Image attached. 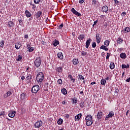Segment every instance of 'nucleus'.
Returning a JSON list of instances; mask_svg holds the SVG:
<instances>
[{
	"label": "nucleus",
	"instance_id": "1",
	"mask_svg": "<svg viewBox=\"0 0 130 130\" xmlns=\"http://www.w3.org/2000/svg\"><path fill=\"white\" fill-rule=\"evenodd\" d=\"M85 121L87 126H91L93 124V116L90 114L87 115L85 118Z\"/></svg>",
	"mask_w": 130,
	"mask_h": 130
},
{
	"label": "nucleus",
	"instance_id": "2",
	"mask_svg": "<svg viewBox=\"0 0 130 130\" xmlns=\"http://www.w3.org/2000/svg\"><path fill=\"white\" fill-rule=\"evenodd\" d=\"M36 80L39 85H41V83L44 79V74L43 72H39L36 76Z\"/></svg>",
	"mask_w": 130,
	"mask_h": 130
},
{
	"label": "nucleus",
	"instance_id": "3",
	"mask_svg": "<svg viewBox=\"0 0 130 130\" xmlns=\"http://www.w3.org/2000/svg\"><path fill=\"white\" fill-rule=\"evenodd\" d=\"M39 90H40V86L39 85H34L31 88V93L36 94Z\"/></svg>",
	"mask_w": 130,
	"mask_h": 130
},
{
	"label": "nucleus",
	"instance_id": "4",
	"mask_svg": "<svg viewBox=\"0 0 130 130\" xmlns=\"http://www.w3.org/2000/svg\"><path fill=\"white\" fill-rule=\"evenodd\" d=\"M111 93L113 96H118L119 90L117 88H115V89H111Z\"/></svg>",
	"mask_w": 130,
	"mask_h": 130
},
{
	"label": "nucleus",
	"instance_id": "5",
	"mask_svg": "<svg viewBox=\"0 0 130 130\" xmlns=\"http://www.w3.org/2000/svg\"><path fill=\"white\" fill-rule=\"evenodd\" d=\"M43 124V123L42 121H38L34 124V126H35V128H39V127L42 126Z\"/></svg>",
	"mask_w": 130,
	"mask_h": 130
},
{
	"label": "nucleus",
	"instance_id": "6",
	"mask_svg": "<svg viewBox=\"0 0 130 130\" xmlns=\"http://www.w3.org/2000/svg\"><path fill=\"white\" fill-rule=\"evenodd\" d=\"M113 116H114V112L111 111L109 112L108 115L106 116L105 120H108L109 118H111L112 117H113Z\"/></svg>",
	"mask_w": 130,
	"mask_h": 130
},
{
	"label": "nucleus",
	"instance_id": "7",
	"mask_svg": "<svg viewBox=\"0 0 130 130\" xmlns=\"http://www.w3.org/2000/svg\"><path fill=\"white\" fill-rule=\"evenodd\" d=\"M71 12H72L73 14L75 15V16H78V17H82V14L81 13L78 12V11H77L75 9V8H72Z\"/></svg>",
	"mask_w": 130,
	"mask_h": 130
},
{
	"label": "nucleus",
	"instance_id": "8",
	"mask_svg": "<svg viewBox=\"0 0 130 130\" xmlns=\"http://www.w3.org/2000/svg\"><path fill=\"white\" fill-rule=\"evenodd\" d=\"M102 116H103V113L102 112H98L96 115V118L98 120H100V119L102 118Z\"/></svg>",
	"mask_w": 130,
	"mask_h": 130
},
{
	"label": "nucleus",
	"instance_id": "9",
	"mask_svg": "<svg viewBox=\"0 0 130 130\" xmlns=\"http://www.w3.org/2000/svg\"><path fill=\"white\" fill-rule=\"evenodd\" d=\"M91 41H92V40L91 39H88V40H87L85 43L86 48H89V46H90V44H91Z\"/></svg>",
	"mask_w": 130,
	"mask_h": 130
},
{
	"label": "nucleus",
	"instance_id": "10",
	"mask_svg": "<svg viewBox=\"0 0 130 130\" xmlns=\"http://www.w3.org/2000/svg\"><path fill=\"white\" fill-rule=\"evenodd\" d=\"M100 34H96L95 36V38L96 39V42L98 43H100L101 42V38L100 37Z\"/></svg>",
	"mask_w": 130,
	"mask_h": 130
},
{
	"label": "nucleus",
	"instance_id": "11",
	"mask_svg": "<svg viewBox=\"0 0 130 130\" xmlns=\"http://www.w3.org/2000/svg\"><path fill=\"white\" fill-rule=\"evenodd\" d=\"M102 12L103 13H108V7L107 6H103L102 8Z\"/></svg>",
	"mask_w": 130,
	"mask_h": 130
},
{
	"label": "nucleus",
	"instance_id": "12",
	"mask_svg": "<svg viewBox=\"0 0 130 130\" xmlns=\"http://www.w3.org/2000/svg\"><path fill=\"white\" fill-rule=\"evenodd\" d=\"M35 66H40L41 64V60L40 58L36 59L35 61Z\"/></svg>",
	"mask_w": 130,
	"mask_h": 130
},
{
	"label": "nucleus",
	"instance_id": "13",
	"mask_svg": "<svg viewBox=\"0 0 130 130\" xmlns=\"http://www.w3.org/2000/svg\"><path fill=\"white\" fill-rule=\"evenodd\" d=\"M121 32H123L124 34H125V33H128V32H130V28L129 27H126L124 29L121 30Z\"/></svg>",
	"mask_w": 130,
	"mask_h": 130
},
{
	"label": "nucleus",
	"instance_id": "14",
	"mask_svg": "<svg viewBox=\"0 0 130 130\" xmlns=\"http://www.w3.org/2000/svg\"><path fill=\"white\" fill-rule=\"evenodd\" d=\"M15 113H16V111H12L8 114V116H9V117H11V118H13V117H15Z\"/></svg>",
	"mask_w": 130,
	"mask_h": 130
},
{
	"label": "nucleus",
	"instance_id": "15",
	"mask_svg": "<svg viewBox=\"0 0 130 130\" xmlns=\"http://www.w3.org/2000/svg\"><path fill=\"white\" fill-rule=\"evenodd\" d=\"M81 117H82V113H79L78 114H77L76 116H75V121H77V120H78V121H79V120L80 119H81Z\"/></svg>",
	"mask_w": 130,
	"mask_h": 130
},
{
	"label": "nucleus",
	"instance_id": "16",
	"mask_svg": "<svg viewBox=\"0 0 130 130\" xmlns=\"http://www.w3.org/2000/svg\"><path fill=\"white\" fill-rule=\"evenodd\" d=\"M8 26L10 28H13V27H14V26H15V23H14V22H13L12 21H10L8 23Z\"/></svg>",
	"mask_w": 130,
	"mask_h": 130
},
{
	"label": "nucleus",
	"instance_id": "17",
	"mask_svg": "<svg viewBox=\"0 0 130 130\" xmlns=\"http://www.w3.org/2000/svg\"><path fill=\"white\" fill-rule=\"evenodd\" d=\"M41 15H42V11H39V12H37L36 13V17L37 19H38V18H40V17H41Z\"/></svg>",
	"mask_w": 130,
	"mask_h": 130
},
{
	"label": "nucleus",
	"instance_id": "18",
	"mask_svg": "<svg viewBox=\"0 0 130 130\" xmlns=\"http://www.w3.org/2000/svg\"><path fill=\"white\" fill-rule=\"evenodd\" d=\"M26 81L28 82H31V80H32V75L31 74H27V77H26Z\"/></svg>",
	"mask_w": 130,
	"mask_h": 130
},
{
	"label": "nucleus",
	"instance_id": "19",
	"mask_svg": "<svg viewBox=\"0 0 130 130\" xmlns=\"http://www.w3.org/2000/svg\"><path fill=\"white\" fill-rule=\"evenodd\" d=\"M52 44L54 46H57V45H58V44H59V42L58 41L56 40V39H55L53 41Z\"/></svg>",
	"mask_w": 130,
	"mask_h": 130
},
{
	"label": "nucleus",
	"instance_id": "20",
	"mask_svg": "<svg viewBox=\"0 0 130 130\" xmlns=\"http://www.w3.org/2000/svg\"><path fill=\"white\" fill-rule=\"evenodd\" d=\"M57 56L58 58H60V59H62L63 58V55L61 52H59L57 53Z\"/></svg>",
	"mask_w": 130,
	"mask_h": 130
},
{
	"label": "nucleus",
	"instance_id": "21",
	"mask_svg": "<svg viewBox=\"0 0 130 130\" xmlns=\"http://www.w3.org/2000/svg\"><path fill=\"white\" fill-rule=\"evenodd\" d=\"M68 78L71 79V81L72 82V83H75V82H76V79L73 78L72 75H68Z\"/></svg>",
	"mask_w": 130,
	"mask_h": 130
},
{
	"label": "nucleus",
	"instance_id": "22",
	"mask_svg": "<svg viewBox=\"0 0 130 130\" xmlns=\"http://www.w3.org/2000/svg\"><path fill=\"white\" fill-rule=\"evenodd\" d=\"M84 38L85 36H84V35L83 34L79 35L78 37V39H79V40H80V41H81V40H84Z\"/></svg>",
	"mask_w": 130,
	"mask_h": 130
},
{
	"label": "nucleus",
	"instance_id": "23",
	"mask_svg": "<svg viewBox=\"0 0 130 130\" xmlns=\"http://www.w3.org/2000/svg\"><path fill=\"white\" fill-rule=\"evenodd\" d=\"M25 14L27 18H30L32 15L30 12H29V11L26 10L25 12Z\"/></svg>",
	"mask_w": 130,
	"mask_h": 130
},
{
	"label": "nucleus",
	"instance_id": "24",
	"mask_svg": "<svg viewBox=\"0 0 130 130\" xmlns=\"http://www.w3.org/2000/svg\"><path fill=\"white\" fill-rule=\"evenodd\" d=\"M61 93H62L63 95H67V94H68V91L67 90V89H66V88H62V89H61Z\"/></svg>",
	"mask_w": 130,
	"mask_h": 130
},
{
	"label": "nucleus",
	"instance_id": "25",
	"mask_svg": "<svg viewBox=\"0 0 130 130\" xmlns=\"http://www.w3.org/2000/svg\"><path fill=\"white\" fill-rule=\"evenodd\" d=\"M106 46L102 45L100 47V49H103L104 50H105V51H108V48L106 47Z\"/></svg>",
	"mask_w": 130,
	"mask_h": 130
},
{
	"label": "nucleus",
	"instance_id": "26",
	"mask_svg": "<svg viewBox=\"0 0 130 130\" xmlns=\"http://www.w3.org/2000/svg\"><path fill=\"white\" fill-rule=\"evenodd\" d=\"M120 56L121 58H123V59L126 58V54H125V53H121L120 54Z\"/></svg>",
	"mask_w": 130,
	"mask_h": 130
},
{
	"label": "nucleus",
	"instance_id": "27",
	"mask_svg": "<svg viewBox=\"0 0 130 130\" xmlns=\"http://www.w3.org/2000/svg\"><path fill=\"white\" fill-rule=\"evenodd\" d=\"M117 41V43L118 44H121V43H122V42H123V40L121 38L119 37V38H118Z\"/></svg>",
	"mask_w": 130,
	"mask_h": 130
},
{
	"label": "nucleus",
	"instance_id": "28",
	"mask_svg": "<svg viewBox=\"0 0 130 130\" xmlns=\"http://www.w3.org/2000/svg\"><path fill=\"white\" fill-rule=\"evenodd\" d=\"M72 104H74V103H77L78 102V99L77 98H74L72 99Z\"/></svg>",
	"mask_w": 130,
	"mask_h": 130
},
{
	"label": "nucleus",
	"instance_id": "29",
	"mask_svg": "<svg viewBox=\"0 0 130 130\" xmlns=\"http://www.w3.org/2000/svg\"><path fill=\"white\" fill-rule=\"evenodd\" d=\"M80 108H84L85 107V101L84 102H81L80 104Z\"/></svg>",
	"mask_w": 130,
	"mask_h": 130
},
{
	"label": "nucleus",
	"instance_id": "30",
	"mask_svg": "<svg viewBox=\"0 0 130 130\" xmlns=\"http://www.w3.org/2000/svg\"><path fill=\"white\" fill-rule=\"evenodd\" d=\"M105 84H106V80L103 79L101 80V84L105 86Z\"/></svg>",
	"mask_w": 130,
	"mask_h": 130
},
{
	"label": "nucleus",
	"instance_id": "31",
	"mask_svg": "<svg viewBox=\"0 0 130 130\" xmlns=\"http://www.w3.org/2000/svg\"><path fill=\"white\" fill-rule=\"evenodd\" d=\"M56 72H58V73H61V72H62V67H58L57 69H56Z\"/></svg>",
	"mask_w": 130,
	"mask_h": 130
},
{
	"label": "nucleus",
	"instance_id": "32",
	"mask_svg": "<svg viewBox=\"0 0 130 130\" xmlns=\"http://www.w3.org/2000/svg\"><path fill=\"white\" fill-rule=\"evenodd\" d=\"M15 46L16 49H19V48L21 47V44L20 43H16Z\"/></svg>",
	"mask_w": 130,
	"mask_h": 130
},
{
	"label": "nucleus",
	"instance_id": "33",
	"mask_svg": "<svg viewBox=\"0 0 130 130\" xmlns=\"http://www.w3.org/2000/svg\"><path fill=\"white\" fill-rule=\"evenodd\" d=\"M26 97V95L25 93H23L20 95V99L21 100H24L25 98Z\"/></svg>",
	"mask_w": 130,
	"mask_h": 130
},
{
	"label": "nucleus",
	"instance_id": "34",
	"mask_svg": "<svg viewBox=\"0 0 130 130\" xmlns=\"http://www.w3.org/2000/svg\"><path fill=\"white\" fill-rule=\"evenodd\" d=\"M73 64H78L79 63V60H78V59H74L73 60Z\"/></svg>",
	"mask_w": 130,
	"mask_h": 130
},
{
	"label": "nucleus",
	"instance_id": "35",
	"mask_svg": "<svg viewBox=\"0 0 130 130\" xmlns=\"http://www.w3.org/2000/svg\"><path fill=\"white\" fill-rule=\"evenodd\" d=\"M109 43H110V41L106 40L104 42V45H105V46H109Z\"/></svg>",
	"mask_w": 130,
	"mask_h": 130
},
{
	"label": "nucleus",
	"instance_id": "36",
	"mask_svg": "<svg viewBox=\"0 0 130 130\" xmlns=\"http://www.w3.org/2000/svg\"><path fill=\"white\" fill-rule=\"evenodd\" d=\"M18 22H19V25H20V26L23 25V20H22V18H20L18 19Z\"/></svg>",
	"mask_w": 130,
	"mask_h": 130
},
{
	"label": "nucleus",
	"instance_id": "37",
	"mask_svg": "<svg viewBox=\"0 0 130 130\" xmlns=\"http://www.w3.org/2000/svg\"><path fill=\"white\" fill-rule=\"evenodd\" d=\"M62 122H63V120H62L61 118L59 119L57 121L58 124H61Z\"/></svg>",
	"mask_w": 130,
	"mask_h": 130
},
{
	"label": "nucleus",
	"instance_id": "38",
	"mask_svg": "<svg viewBox=\"0 0 130 130\" xmlns=\"http://www.w3.org/2000/svg\"><path fill=\"white\" fill-rule=\"evenodd\" d=\"M57 83L59 84V85H62V80H61V79H58Z\"/></svg>",
	"mask_w": 130,
	"mask_h": 130
},
{
	"label": "nucleus",
	"instance_id": "39",
	"mask_svg": "<svg viewBox=\"0 0 130 130\" xmlns=\"http://www.w3.org/2000/svg\"><path fill=\"white\" fill-rule=\"evenodd\" d=\"M78 79H79V80H84L85 78H84V76L82 75H78Z\"/></svg>",
	"mask_w": 130,
	"mask_h": 130
},
{
	"label": "nucleus",
	"instance_id": "40",
	"mask_svg": "<svg viewBox=\"0 0 130 130\" xmlns=\"http://www.w3.org/2000/svg\"><path fill=\"white\" fill-rule=\"evenodd\" d=\"M81 55H83V56H85V55H87V52L85 51H82Z\"/></svg>",
	"mask_w": 130,
	"mask_h": 130
},
{
	"label": "nucleus",
	"instance_id": "41",
	"mask_svg": "<svg viewBox=\"0 0 130 130\" xmlns=\"http://www.w3.org/2000/svg\"><path fill=\"white\" fill-rule=\"evenodd\" d=\"M4 42H5V41H4L3 40L0 42V47H3V46H4V45H5Z\"/></svg>",
	"mask_w": 130,
	"mask_h": 130
},
{
	"label": "nucleus",
	"instance_id": "42",
	"mask_svg": "<svg viewBox=\"0 0 130 130\" xmlns=\"http://www.w3.org/2000/svg\"><path fill=\"white\" fill-rule=\"evenodd\" d=\"M22 59V56L21 55H19L18 57H17V58L16 59V60H17L18 61L21 60Z\"/></svg>",
	"mask_w": 130,
	"mask_h": 130
},
{
	"label": "nucleus",
	"instance_id": "43",
	"mask_svg": "<svg viewBox=\"0 0 130 130\" xmlns=\"http://www.w3.org/2000/svg\"><path fill=\"white\" fill-rule=\"evenodd\" d=\"M34 47H30V48L28 49V51L29 52H32V51H34Z\"/></svg>",
	"mask_w": 130,
	"mask_h": 130
},
{
	"label": "nucleus",
	"instance_id": "44",
	"mask_svg": "<svg viewBox=\"0 0 130 130\" xmlns=\"http://www.w3.org/2000/svg\"><path fill=\"white\" fill-rule=\"evenodd\" d=\"M62 27H63V23H61L60 25L58 26V29H62Z\"/></svg>",
	"mask_w": 130,
	"mask_h": 130
},
{
	"label": "nucleus",
	"instance_id": "45",
	"mask_svg": "<svg viewBox=\"0 0 130 130\" xmlns=\"http://www.w3.org/2000/svg\"><path fill=\"white\" fill-rule=\"evenodd\" d=\"M7 93L8 97H10V96L13 94V92H12V91H8Z\"/></svg>",
	"mask_w": 130,
	"mask_h": 130
},
{
	"label": "nucleus",
	"instance_id": "46",
	"mask_svg": "<svg viewBox=\"0 0 130 130\" xmlns=\"http://www.w3.org/2000/svg\"><path fill=\"white\" fill-rule=\"evenodd\" d=\"M129 66H122V69H128Z\"/></svg>",
	"mask_w": 130,
	"mask_h": 130
},
{
	"label": "nucleus",
	"instance_id": "47",
	"mask_svg": "<svg viewBox=\"0 0 130 130\" xmlns=\"http://www.w3.org/2000/svg\"><path fill=\"white\" fill-rule=\"evenodd\" d=\"M34 3L36 4V5H37L40 3V0H34Z\"/></svg>",
	"mask_w": 130,
	"mask_h": 130
},
{
	"label": "nucleus",
	"instance_id": "48",
	"mask_svg": "<svg viewBox=\"0 0 130 130\" xmlns=\"http://www.w3.org/2000/svg\"><path fill=\"white\" fill-rule=\"evenodd\" d=\"M92 47H93V48H95V47H96V43L95 42L92 43Z\"/></svg>",
	"mask_w": 130,
	"mask_h": 130
},
{
	"label": "nucleus",
	"instance_id": "49",
	"mask_svg": "<svg viewBox=\"0 0 130 130\" xmlns=\"http://www.w3.org/2000/svg\"><path fill=\"white\" fill-rule=\"evenodd\" d=\"M96 4H97V1L96 0H92V5L95 6Z\"/></svg>",
	"mask_w": 130,
	"mask_h": 130
},
{
	"label": "nucleus",
	"instance_id": "50",
	"mask_svg": "<svg viewBox=\"0 0 130 130\" xmlns=\"http://www.w3.org/2000/svg\"><path fill=\"white\" fill-rule=\"evenodd\" d=\"M5 115V111H2L0 113V116H4Z\"/></svg>",
	"mask_w": 130,
	"mask_h": 130
},
{
	"label": "nucleus",
	"instance_id": "51",
	"mask_svg": "<svg viewBox=\"0 0 130 130\" xmlns=\"http://www.w3.org/2000/svg\"><path fill=\"white\" fill-rule=\"evenodd\" d=\"M110 56V54H109V53H107L106 59H108L109 58Z\"/></svg>",
	"mask_w": 130,
	"mask_h": 130
},
{
	"label": "nucleus",
	"instance_id": "52",
	"mask_svg": "<svg viewBox=\"0 0 130 130\" xmlns=\"http://www.w3.org/2000/svg\"><path fill=\"white\" fill-rule=\"evenodd\" d=\"M97 23H98V20L94 21L93 24L92 25L93 27H94V26H95V25H96V24H97Z\"/></svg>",
	"mask_w": 130,
	"mask_h": 130
},
{
	"label": "nucleus",
	"instance_id": "53",
	"mask_svg": "<svg viewBox=\"0 0 130 130\" xmlns=\"http://www.w3.org/2000/svg\"><path fill=\"white\" fill-rule=\"evenodd\" d=\"M84 2H85V0H79V4H84Z\"/></svg>",
	"mask_w": 130,
	"mask_h": 130
},
{
	"label": "nucleus",
	"instance_id": "54",
	"mask_svg": "<svg viewBox=\"0 0 130 130\" xmlns=\"http://www.w3.org/2000/svg\"><path fill=\"white\" fill-rule=\"evenodd\" d=\"M114 68H115V66H110V69L111 70H114Z\"/></svg>",
	"mask_w": 130,
	"mask_h": 130
},
{
	"label": "nucleus",
	"instance_id": "55",
	"mask_svg": "<svg viewBox=\"0 0 130 130\" xmlns=\"http://www.w3.org/2000/svg\"><path fill=\"white\" fill-rule=\"evenodd\" d=\"M126 15V13L125 12H123L121 14V16L123 17V16H125Z\"/></svg>",
	"mask_w": 130,
	"mask_h": 130
},
{
	"label": "nucleus",
	"instance_id": "56",
	"mask_svg": "<svg viewBox=\"0 0 130 130\" xmlns=\"http://www.w3.org/2000/svg\"><path fill=\"white\" fill-rule=\"evenodd\" d=\"M4 98H8V97H9L8 96V93H5L4 95Z\"/></svg>",
	"mask_w": 130,
	"mask_h": 130
},
{
	"label": "nucleus",
	"instance_id": "57",
	"mask_svg": "<svg viewBox=\"0 0 130 130\" xmlns=\"http://www.w3.org/2000/svg\"><path fill=\"white\" fill-rule=\"evenodd\" d=\"M65 117H66V118H69V117H70V115H69V114H65Z\"/></svg>",
	"mask_w": 130,
	"mask_h": 130
},
{
	"label": "nucleus",
	"instance_id": "58",
	"mask_svg": "<svg viewBox=\"0 0 130 130\" xmlns=\"http://www.w3.org/2000/svg\"><path fill=\"white\" fill-rule=\"evenodd\" d=\"M126 82H127V83H129V82H130V77H129L128 79H127L126 80Z\"/></svg>",
	"mask_w": 130,
	"mask_h": 130
},
{
	"label": "nucleus",
	"instance_id": "59",
	"mask_svg": "<svg viewBox=\"0 0 130 130\" xmlns=\"http://www.w3.org/2000/svg\"><path fill=\"white\" fill-rule=\"evenodd\" d=\"M30 48H31V45H30V44H27V49H29V48L30 49Z\"/></svg>",
	"mask_w": 130,
	"mask_h": 130
},
{
	"label": "nucleus",
	"instance_id": "60",
	"mask_svg": "<svg viewBox=\"0 0 130 130\" xmlns=\"http://www.w3.org/2000/svg\"><path fill=\"white\" fill-rule=\"evenodd\" d=\"M124 74H125V72L124 71L122 74V78H124Z\"/></svg>",
	"mask_w": 130,
	"mask_h": 130
},
{
	"label": "nucleus",
	"instance_id": "61",
	"mask_svg": "<svg viewBox=\"0 0 130 130\" xmlns=\"http://www.w3.org/2000/svg\"><path fill=\"white\" fill-rule=\"evenodd\" d=\"M24 38L25 39L29 38V36L28 35H25L24 36Z\"/></svg>",
	"mask_w": 130,
	"mask_h": 130
},
{
	"label": "nucleus",
	"instance_id": "62",
	"mask_svg": "<svg viewBox=\"0 0 130 130\" xmlns=\"http://www.w3.org/2000/svg\"><path fill=\"white\" fill-rule=\"evenodd\" d=\"M114 2H115V4H118V3H119L117 0H114Z\"/></svg>",
	"mask_w": 130,
	"mask_h": 130
},
{
	"label": "nucleus",
	"instance_id": "63",
	"mask_svg": "<svg viewBox=\"0 0 130 130\" xmlns=\"http://www.w3.org/2000/svg\"><path fill=\"white\" fill-rule=\"evenodd\" d=\"M90 85H96V82H91V83H90Z\"/></svg>",
	"mask_w": 130,
	"mask_h": 130
},
{
	"label": "nucleus",
	"instance_id": "64",
	"mask_svg": "<svg viewBox=\"0 0 130 130\" xmlns=\"http://www.w3.org/2000/svg\"><path fill=\"white\" fill-rule=\"evenodd\" d=\"M21 80H22V81H24V80H25V76H22Z\"/></svg>",
	"mask_w": 130,
	"mask_h": 130
}]
</instances>
